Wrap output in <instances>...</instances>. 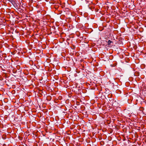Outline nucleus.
I'll use <instances>...</instances> for the list:
<instances>
[{"label":"nucleus","instance_id":"f03ea898","mask_svg":"<svg viewBox=\"0 0 146 146\" xmlns=\"http://www.w3.org/2000/svg\"><path fill=\"white\" fill-rule=\"evenodd\" d=\"M9 2H11L12 1V0H7Z\"/></svg>","mask_w":146,"mask_h":146},{"label":"nucleus","instance_id":"f257e3e1","mask_svg":"<svg viewBox=\"0 0 146 146\" xmlns=\"http://www.w3.org/2000/svg\"><path fill=\"white\" fill-rule=\"evenodd\" d=\"M112 42V41H111L110 40H109L108 41V44L109 45H110L111 44V43Z\"/></svg>","mask_w":146,"mask_h":146}]
</instances>
